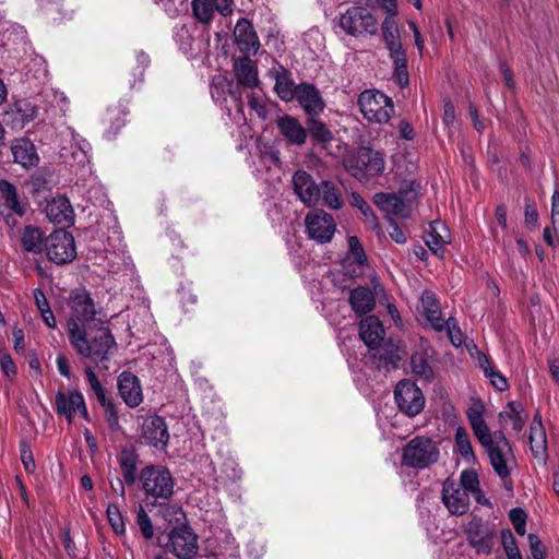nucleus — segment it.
<instances>
[{
  "label": "nucleus",
  "instance_id": "f704fd0d",
  "mask_svg": "<svg viewBox=\"0 0 559 559\" xmlns=\"http://www.w3.org/2000/svg\"><path fill=\"white\" fill-rule=\"evenodd\" d=\"M0 204L10 212L23 216L24 206L19 201L16 188L8 180H0Z\"/></svg>",
  "mask_w": 559,
  "mask_h": 559
},
{
  "label": "nucleus",
  "instance_id": "9b49d317",
  "mask_svg": "<svg viewBox=\"0 0 559 559\" xmlns=\"http://www.w3.org/2000/svg\"><path fill=\"white\" fill-rule=\"evenodd\" d=\"M439 450L429 438L416 437L403 449L402 463L407 467L424 469L437 462Z\"/></svg>",
  "mask_w": 559,
  "mask_h": 559
},
{
  "label": "nucleus",
  "instance_id": "4468645a",
  "mask_svg": "<svg viewBox=\"0 0 559 559\" xmlns=\"http://www.w3.org/2000/svg\"><path fill=\"white\" fill-rule=\"evenodd\" d=\"M305 224L309 238L319 243L330 242L336 230L333 216L323 210L310 211L306 216Z\"/></svg>",
  "mask_w": 559,
  "mask_h": 559
},
{
  "label": "nucleus",
  "instance_id": "2f4dec72",
  "mask_svg": "<svg viewBox=\"0 0 559 559\" xmlns=\"http://www.w3.org/2000/svg\"><path fill=\"white\" fill-rule=\"evenodd\" d=\"M531 451L536 459H545L547 452L546 431L542 423V416L535 414L530 428Z\"/></svg>",
  "mask_w": 559,
  "mask_h": 559
},
{
  "label": "nucleus",
  "instance_id": "a19ab883",
  "mask_svg": "<svg viewBox=\"0 0 559 559\" xmlns=\"http://www.w3.org/2000/svg\"><path fill=\"white\" fill-rule=\"evenodd\" d=\"M320 198H322L324 205L333 210H340L344 204L341 191L331 181L321 182Z\"/></svg>",
  "mask_w": 559,
  "mask_h": 559
},
{
  "label": "nucleus",
  "instance_id": "de8ad7c7",
  "mask_svg": "<svg viewBox=\"0 0 559 559\" xmlns=\"http://www.w3.org/2000/svg\"><path fill=\"white\" fill-rule=\"evenodd\" d=\"M348 251L349 257L356 262L358 265H365L367 263V255L365 250L356 236L348 237Z\"/></svg>",
  "mask_w": 559,
  "mask_h": 559
},
{
  "label": "nucleus",
  "instance_id": "ea45409f",
  "mask_svg": "<svg viewBox=\"0 0 559 559\" xmlns=\"http://www.w3.org/2000/svg\"><path fill=\"white\" fill-rule=\"evenodd\" d=\"M455 448L467 463H475L476 456L471 443V438L464 427H457L455 431Z\"/></svg>",
  "mask_w": 559,
  "mask_h": 559
},
{
  "label": "nucleus",
  "instance_id": "f8f14e48",
  "mask_svg": "<svg viewBox=\"0 0 559 559\" xmlns=\"http://www.w3.org/2000/svg\"><path fill=\"white\" fill-rule=\"evenodd\" d=\"M394 400L400 412L408 417L420 414L426 405L421 389L408 379L401 380L394 389Z\"/></svg>",
  "mask_w": 559,
  "mask_h": 559
},
{
  "label": "nucleus",
  "instance_id": "4c0bfd02",
  "mask_svg": "<svg viewBox=\"0 0 559 559\" xmlns=\"http://www.w3.org/2000/svg\"><path fill=\"white\" fill-rule=\"evenodd\" d=\"M274 90L277 96L284 102H290L295 98L297 85H295L289 73L284 68H281L275 74Z\"/></svg>",
  "mask_w": 559,
  "mask_h": 559
},
{
  "label": "nucleus",
  "instance_id": "3c124183",
  "mask_svg": "<svg viewBox=\"0 0 559 559\" xmlns=\"http://www.w3.org/2000/svg\"><path fill=\"white\" fill-rule=\"evenodd\" d=\"M444 330H447L448 336L454 346L459 347L462 345L463 335L454 318H449L444 321Z\"/></svg>",
  "mask_w": 559,
  "mask_h": 559
},
{
  "label": "nucleus",
  "instance_id": "69168bd1",
  "mask_svg": "<svg viewBox=\"0 0 559 559\" xmlns=\"http://www.w3.org/2000/svg\"><path fill=\"white\" fill-rule=\"evenodd\" d=\"M538 219V212L534 202L530 199L525 200V223L527 225H535Z\"/></svg>",
  "mask_w": 559,
  "mask_h": 559
},
{
  "label": "nucleus",
  "instance_id": "7c9ffc66",
  "mask_svg": "<svg viewBox=\"0 0 559 559\" xmlns=\"http://www.w3.org/2000/svg\"><path fill=\"white\" fill-rule=\"evenodd\" d=\"M122 477L128 486H133L138 479L140 456L135 450L123 448L117 456Z\"/></svg>",
  "mask_w": 559,
  "mask_h": 559
},
{
  "label": "nucleus",
  "instance_id": "1a4fd4ad",
  "mask_svg": "<svg viewBox=\"0 0 559 559\" xmlns=\"http://www.w3.org/2000/svg\"><path fill=\"white\" fill-rule=\"evenodd\" d=\"M68 306L71 312L68 320V335L70 340L75 329L86 331L85 323L95 321L97 311L90 293L85 289L73 290L69 296Z\"/></svg>",
  "mask_w": 559,
  "mask_h": 559
},
{
  "label": "nucleus",
  "instance_id": "0e129e2a",
  "mask_svg": "<svg viewBox=\"0 0 559 559\" xmlns=\"http://www.w3.org/2000/svg\"><path fill=\"white\" fill-rule=\"evenodd\" d=\"M389 235L396 243L400 245L405 243L407 240L405 233L393 219H390Z\"/></svg>",
  "mask_w": 559,
  "mask_h": 559
},
{
  "label": "nucleus",
  "instance_id": "5fc2aeb1",
  "mask_svg": "<svg viewBox=\"0 0 559 559\" xmlns=\"http://www.w3.org/2000/svg\"><path fill=\"white\" fill-rule=\"evenodd\" d=\"M136 522L143 537L145 539L152 538L154 534L153 525L150 516L147 515L143 508H140L138 512Z\"/></svg>",
  "mask_w": 559,
  "mask_h": 559
},
{
  "label": "nucleus",
  "instance_id": "20e7f679",
  "mask_svg": "<svg viewBox=\"0 0 559 559\" xmlns=\"http://www.w3.org/2000/svg\"><path fill=\"white\" fill-rule=\"evenodd\" d=\"M381 31L383 41L389 50V58L393 62V76L400 87L404 88L409 83L408 62L395 16H386L381 24Z\"/></svg>",
  "mask_w": 559,
  "mask_h": 559
},
{
  "label": "nucleus",
  "instance_id": "8fccbe9b",
  "mask_svg": "<svg viewBox=\"0 0 559 559\" xmlns=\"http://www.w3.org/2000/svg\"><path fill=\"white\" fill-rule=\"evenodd\" d=\"M462 489L466 490V492H478L479 490V479L477 474L474 471H463L460 477V484Z\"/></svg>",
  "mask_w": 559,
  "mask_h": 559
},
{
  "label": "nucleus",
  "instance_id": "f3484780",
  "mask_svg": "<svg viewBox=\"0 0 559 559\" xmlns=\"http://www.w3.org/2000/svg\"><path fill=\"white\" fill-rule=\"evenodd\" d=\"M56 409L58 414L67 418L68 423H72L75 415L88 419L84 396L76 390L58 391L56 394Z\"/></svg>",
  "mask_w": 559,
  "mask_h": 559
},
{
  "label": "nucleus",
  "instance_id": "49530a36",
  "mask_svg": "<svg viewBox=\"0 0 559 559\" xmlns=\"http://www.w3.org/2000/svg\"><path fill=\"white\" fill-rule=\"evenodd\" d=\"M308 132L313 140L320 143H328L333 139L332 132L328 129L325 123L314 119L309 120L307 133Z\"/></svg>",
  "mask_w": 559,
  "mask_h": 559
},
{
  "label": "nucleus",
  "instance_id": "052dcab7",
  "mask_svg": "<svg viewBox=\"0 0 559 559\" xmlns=\"http://www.w3.org/2000/svg\"><path fill=\"white\" fill-rule=\"evenodd\" d=\"M501 543L507 556L520 550L516 545L515 538L510 530L501 531Z\"/></svg>",
  "mask_w": 559,
  "mask_h": 559
},
{
  "label": "nucleus",
  "instance_id": "c85d7f7f",
  "mask_svg": "<svg viewBox=\"0 0 559 559\" xmlns=\"http://www.w3.org/2000/svg\"><path fill=\"white\" fill-rule=\"evenodd\" d=\"M11 152L14 162L24 168L34 167L39 160L35 145L25 138L15 139L11 144Z\"/></svg>",
  "mask_w": 559,
  "mask_h": 559
},
{
  "label": "nucleus",
  "instance_id": "aec40b11",
  "mask_svg": "<svg viewBox=\"0 0 559 559\" xmlns=\"http://www.w3.org/2000/svg\"><path fill=\"white\" fill-rule=\"evenodd\" d=\"M46 115L47 119L63 117L68 110V100L62 92L45 88L35 98Z\"/></svg>",
  "mask_w": 559,
  "mask_h": 559
},
{
  "label": "nucleus",
  "instance_id": "7ed1b4c3",
  "mask_svg": "<svg viewBox=\"0 0 559 559\" xmlns=\"http://www.w3.org/2000/svg\"><path fill=\"white\" fill-rule=\"evenodd\" d=\"M139 479L145 500L152 504H165L174 493L175 481L163 465H148L141 469Z\"/></svg>",
  "mask_w": 559,
  "mask_h": 559
},
{
  "label": "nucleus",
  "instance_id": "e433bc0d",
  "mask_svg": "<svg viewBox=\"0 0 559 559\" xmlns=\"http://www.w3.org/2000/svg\"><path fill=\"white\" fill-rule=\"evenodd\" d=\"M21 245L27 252L38 254L45 249L44 236L39 228L28 225L22 231Z\"/></svg>",
  "mask_w": 559,
  "mask_h": 559
},
{
  "label": "nucleus",
  "instance_id": "6ab92c4d",
  "mask_svg": "<svg viewBox=\"0 0 559 559\" xmlns=\"http://www.w3.org/2000/svg\"><path fill=\"white\" fill-rule=\"evenodd\" d=\"M442 501L452 515H463L469 508V496L466 490L450 479L443 483Z\"/></svg>",
  "mask_w": 559,
  "mask_h": 559
},
{
  "label": "nucleus",
  "instance_id": "dca6fc26",
  "mask_svg": "<svg viewBox=\"0 0 559 559\" xmlns=\"http://www.w3.org/2000/svg\"><path fill=\"white\" fill-rule=\"evenodd\" d=\"M465 533L469 545L477 554L489 555L493 546V531L480 518L473 516Z\"/></svg>",
  "mask_w": 559,
  "mask_h": 559
},
{
  "label": "nucleus",
  "instance_id": "603ef678",
  "mask_svg": "<svg viewBox=\"0 0 559 559\" xmlns=\"http://www.w3.org/2000/svg\"><path fill=\"white\" fill-rule=\"evenodd\" d=\"M509 516L515 532L523 536L526 532V513L521 508H514L510 511Z\"/></svg>",
  "mask_w": 559,
  "mask_h": 559
},
{
  "label": "nucleus",
  "instance_id": "0eeeda50",
  "mask_svg": "<svg viewBox=\"0 0 559 559\" xmlns=\"http://www.w3.org/2000/svg\"><path fill=\"white\" fill-rule=\"evenodd\" d=\"M340 28L349 36L359 38L378 33L377 17L364 7H350L338 19Z\"/></svg>",
  "mask_w": 559,
  "mask_h": 559
},
{
  "label": "nucleus",
  "instance_id": "393cba45",
  "mask_svg": "<svg viewBox=\"0 0 559 559\" xmlns=\"http://www.w3.org/2000/svg\"><path fill=\"white\" fill-rule=\"evenodd\" d=\"M142 435L145 441L155 448H165L169 435L167 425L160 416H150L144 419Z\"/></svg>",
  "mask_w": 559,
  "mask_h": 559
},
{
  "label": "nucleus",
  "instance_id": "6e6d98bb",
  "mask_svg": "<svg viewBox=\"0 0 559 559\" xmlns=\"http://www.w3.org/2000/svg\"><path fill=\"white\" fill-rule=\"evenodd\" d=\"M135 58H136L138 66H136V69L134 70V72L132 73L134 80L131 83V87H134L135 82H142L143 81L144 70H145V68L150 63V57L144 51H139L136 53Z\"/></svg>",
  "mask_w": 559,
  "mask_h": 559
},
{
  "label": "nucleus",
  "instance_id": "4be33fe9",
  "mask_svg": "<svg viewBox=\"0 0 559 559\" xmlns=\"http://www.w3.org/2000/svg\"><path fill=\"white\" fill-rule=\"evenodd\" d=\"M295 98H297L304 111L311 117L319 116L325 108V103L319 90L309 83L297 85Z\"/></svg>",
  "mask_w": 559,
  "mask_h": 559
},
{
  "label": "nucleus",
  "instance_id": "39448f33",
  "mask_svg": "<svg viewBox=\"0 0 559 559\" xmlns=\"http://www.w3.org/2000/svg\"><path fill=\"white\" fill-rule=\"evenodd\" d=\"M347 173L361 183L382 175L385 168L383 154L370 147H360L344 158Z\"/></svg>",
  "mask_w": 559,
  "mask_h": 559
},
{
  "label": "nucleus",
  "instance_id": "412c9836",
  "mask_svg": "<svg viewBox=\"0 0 559 559\" xmlns=\"http://www.w3.org/2000/svg\"><path fill=\"white\" fill-rule=\"evenodd\" d=\"M117 382L119 395L129 407L133 408L142 403V386L135 374L130 371H122Z\"/></svg>",
  "mask_w": 559,
  "mask_h": 559
},
{
  "label": "nucleus",
  "instance_id": "6e6552de",
  "mask_svg": "<svg viewBox=\"0 0 559 559\" xmlns=\"http://www.w3.org/2000/svg\"><path fill=\"white\" fill-rule=\"evenodd\" d=\"M58 136L60 138L59 154L63 163L70 167H79L84 170L90 163V143L70 127L62 129Z\"/></svg>",
  "mask_w": 559,
  "mask_h": 559
},
{
  "label": "nucleus",
  "instance_id": "774afa93",
  "mask_svg": "<svg viewBox=\"0 0 559 559\" xmlns=\"http://www.w3.org/2000/svg\"><path fill=\"white\" fill-rule=\"evenodd\" d=\"M551 219L555 229L559 228V191H555L551 197Z\"/></svg>",
  "mask_w": 559,
  "mask_h": 559
},
{
  "label": "nucleus",
  "instance_id": "cd10ccee",
  "mask_svg": "<svg viewBox=\"0 0 559 559\" xmlns=\"http://www.w3.org/2000/svg\"><path fill=\"white\" fill-rule=\"evenodd\" d=\"M385 331L380 320L374 316H368L360 321L359 335L370 348H377L384 338Z\"/></svg>",
  "mask_w": 559,
  "mask_h": 559
},
{
  "label": "nucleus",
  "instance_id": "37998d69",
  "mask_svg": "<svg viewBox=\"0 0 559 559\" xmlns=\"http://www.w3.org/2000/svg\"><path fill=\"white\" fill-rule=\"evenodd\" d=\"M248 105L259 118L266 119L269 117L270 104L261 92L251 91L248 94Z\"/></svg>",
  "mask_w": 559,
  "mask_h": 559
},
{
  "label": "nucleus",
  "instance_id": "f03ea898",
  "mask_svg": "<svg viewBox=\"0 0 559 559\" xmlns=\"http://www.w3.org/2000/svg\"><path fill=\"white\" fill-rule=\"evenodd\" d=\"M237 82L230 81L225 76H216L211 87L212 98L230 111L227 105L228 100L234 104L235 109L242 114L243 110V88H254L259 85L258 70L255 63L249 57H241L235 60L234 64Z\"/></svg>",
  "mask_w": 559,
  "mask_h": 559
},
{
  "label": "nucleus",
  "instance_id": "c9c22d12",
  "mask_svg": "<svg viewBox=\"0 0 559 559\" xmlns=\"http://www.w3.org/2000/svg\"><path fill=\"white\" fill-rule=\"evenodd\" d=\"M349 302L357 314L371 311L376 305L373 294L369 288L357 287L350 292Z\"/></svg>",
  "mask_w": 559,
  "mask_h": 559
},
{
  "label": "nucleus",
  "instance_id": "4d7b16f0",
  "mask_svg": "<svg viewBox=\"0 0 559 559\" xmlns=\"http://www.w3.org/2000/svg\"><path fill=\"white\" fill-rule=\"evenodd\" d=\"M108 120L111 123V134L115 135L118 130L124 124L126 111L120 108H110L107 112Z\"/></svg>",
  "mask_w": 559,
  "mask_h": 559
},
{
  "label": "nucleus",
  "instance_id": "a211bd4d",
  "mask_svg": "<svg viewBox=\"0 0 559 559\" xmlns=\"http://www.w3.org/2000/svg\"><path fill=\"white\" fill-rule=\"evenodd\" d=\"M39 115V104L35 99H19L5 111L7 123L16 130L23 129Z\"/></svg>",
  "mask_w": 559,
  "mask_h": 559
},
{
  "label": "nucleus",
  "instance_id": "58836bf2",
  "mask_svg": "<svg viewBox=\"0 0 559 559\" xmlns=\"http://www.w3.org/2000/svg\"><path fill=\"white\" fill-rule=\"evenodd\" d=\"M349 203L353 207L359 210L370 229L376 231L380 230V224L377 215L359 193L352 192Z\"/></svg>",
  "mask_w": 559,
  "mask_h": 559
},
{
  "label": "nucleus",
  "instance_id": "72a5a7b5",
  "mask_svg": "<svg viewBox=\"0 0 559 559\" xmlns=\"http://www.w3.org/2000/svg\"><path fill=\"white\" fill-rule=\"evenodd\" d=\"M373 203L379 210L386 214L406 216L407 205L404 200L395 193H376Z\"/></svg>",
  "mask_w": 559,
  "mask_h": 559
},
{
  "label": "nucleus",
  "instance_id": "09e8293b",
  "mask_svg": "<svg viewBox=\"0 0 559 559\" xmlns=\"http://www.w3.org/2000/svg\"><path fill=\"white\" fill-rule=\"evenodd\" d=\"M107 518L114 530V532L118 535H121L126 531L123 518L121 512L116 504H109L107 508Z\"/></svg>",
  "mask_w": 559,
  "mask_h": 559
},
{
  "label": "nucleus",
  "instance_id": "bb28decb",
  "mask_svg": "<svg viewBox=\"0 0 559 559\" xmlns=\"http://www.w3.org/2000/svg\"><path fill=\"white\" fill-rule=\"evenodd\" d=\"M72 194L83 198L87 203L96 206L103 205L106 200L104 188L90 176L87 179L78 180L71 190Z\"/></svg>",
  "mask_w": 559,
  "mask_h": 559
},
{
  "label": "nucleus",
  "instance_id": "473e14b6",
  "mask_svg": "<svg viewBox=\"0 0 559 559\" xmlns=\"http://www.w3.org/2000/svg\"><path fill=\"white\" fill-rule=\"evenodd\" d=\"M423 316L436 331L444 330V320L441 316L440 306L431 292H424L421 295Z\"/></svg>",
  "mask_w": 559,
  "mask_h": 559
},
{
  "label": "nucleus",
  "instance_id": "ddd939ff",
  "mask_svg": "<svg viewBox=\"0 0 559 559\" xmlns=\"http://www.w3.org/2000/svg\"><path fill=\"white\" fill-rule=\"evenodd\" d=\"M45 250L48 259L58 264H67L76 257V248L73 236L63 230H55L45 241Z\"/></svg>",
  "mask_w": 559,
  "mask_h": 559
},
{
  "label": "nucleus",
  "instance_id": "5701e85b",
  "mask_svg": "<svg viewBox=\"0 0 559 559\" xmlns=\"http://www.w3.org/2000/svg\"><path fill=\"white\" fill-rule=\"evenodd\" d=\"M235 43L246 55H255L260 49V40L253 25L247 19L238 20L234 29Z\"/></svg>",
  "mask_w": 559,
  "mask_h": 559
},
{
  "label": "nucleus",
  "instance_id": "a18cd8bd",
  "mask_svg": "<svg viewBox=\"0 0 559 559\" xmlns=\"http://www.w3.org/2000/svg\"><path fill=\"white\" fill-rule=\"evenodd\" d=\"M509 412H501L500 417L508 416L512 420L513 429L520 432L526 421V415L523 414L521 404L516 402H510L508 404Z\"/></svg>",
  "mask_w": 559,
  "mask_h": 559
},
{
  "label": "nucleus",
  "instance_id": "13d9d810",
  "mask_svg": "<svg viewBox=\"0 0 559 559\" xmlns=\"http://www.w3.org/2000/svg\"><path fill=\"white\" fill-rule=\"evenodd\" d=\"M485 376L490 379L491 384L499 391L508 388L507 379L492 367H485Z\"/></svg>",
  "mask_w": 559,
  "mask_h": 559
},
{
  "label": "nucleus",
  "instance_id": "79ce46f5",
  "mask_svg": "<svg viewBox=\"0 0 559 559\" xmlns=\"http://www.w3.org/2000/svg\"><path fill=\"white\" fill-rule=\"evenodd\" d=\"M411 368L413 373L425 382H431L435 373L427 358L421 353H415L411 357Z\"/></svg>",
  "mask_w": 559,
  "mask_h": 559
},
{
  "label": "nucleus",
  "instance_id": "9d476101",
  "mask_svg": "<svg viewBox=\"0 0 559 559\" xmlns=\"http://www.w3.org/2000/svg\"><path fill=\"white\" fill-rule=\"evenodd\" d=\"M358 105L364 118L373 123H386L394 112L392 99L377 90L361 92Z\"/></svg>",
  "mask_w": 559,
  "mask_h": 559
},
{
  "label": "nucleus",
  "instance_id": "864d4df0",
  "mask_svg": "<svg viewBox=\"0 0 559 559\" xmlns=\"http://www.w3.org/2000/svg\"><path fill=\"white\" fill-rule=\"evenodd\" d=\"M425 242L433 253L439 254L443 251L444 245L449 242V237L429 233L425 236Z\"/></svg>",
  "mask_w": 559,
  "mask_h": 559
},
{
  "label": "nucleus",
  "instance_id": "680f3d73",
  "mask_svg": "<svg viewBox=\"0 0 559 559\" xmlns=\"http://www.w3.org/2000/svg\"><path fill=\"white\" fill-rule=\"evenodd\" d=\"M0 367L2 372L9 378L12 379L16 376V365L13 361L12 357L9 354H2L0 356Z\"/></svg>",
  "mask_w": 559,
  "mask_h": 559
},
{
  "label": "nucleus",
  "instance_id": "c756f323",
  "mask_svg": "<svg viewBox=\"0 0 559 559\" xmlns=\"http://www.w3.org/2000/svg\"><path fill=\"white\" fill-rule=\"evenodd\" d=\"M277 127L289 143L301 145L306 142L307 130L296 118L285 115L277 120Z\"/></svg>",
  "mask_w": 559,
  "mask_h": 559
},
{
  "label": "nucleus",
  "instance_id": "338daca9",
  "mask_svg": "<svg viewBox=\"0 0 559 559\" xmlns=\"http://www.w3.org/2000/svg\"><path fill=\"white\" fill-rule=\"evenodd\" d=\"M109 485L114 493L118 497L124 499L126 488H124V479H121L119 476H109L108 477Z\"/></svg>",
  "mask_w": 559,
  "mask_h": 559
},
{
  "label": "nucleus",
  "instance_id": "a878e982",
  "mask_svg": "<svg viewBox=\"0 0 559 559\" xmlns=\"http://www.w3.org/2000/svg\"><path fill=\"white\" fill-rule=\"evenodd\" d=\"M47 218L59 225L70 226L74 223V211L64 195H58L49 201L45 209Z\"/></svg>",
  "mask_w": 559,
  "mask_h": 559
},
{
  "label": "nucleus",
  "instance_id": "bf43d9fd",
  "mask_svg": "<svg viewBox=\"0 0 559 559\" xmlns=\"http://www.w3.org/2000/svg\"><path fill=\"white\" fill-rule=\"evenodd\" d=\"M527 540H528V546H530L532 557L534 559H545V557H546L545 547H544L543 543L540 542V539L538 538V536L535 534H530L527 536Z\"/></svg>",
  "mask_w": 559,
  "mask_h": 559
},
{
  "label": "nucleus",
  "instance_id": "b1692460",
  "mask_svg": "<svg viewBox=\"0 0 559 559\" xmlns=\"http://www.w3.org/2000/svg\"><path fill=\"white\" fill-rule=\"evenodd\" d=\"M293 187L295 193L306 205H314L320 199V186L305 170H298L293 176Z\"/></svg>",
  "mask_w": 559,
  "mask_h": 559
},
{
  "label": "nucleus",
  "instance_id": "e2e57ef3",
  "mask_svg": "<svg viewBox=\"0 0 559 559\" xmlns=\"http://www.w3.org/2000/svg\"><path fill=\"white\" fill-rule=\"evenodd\" d=\"M61 539L67 554L73 559L76 558V547L70 535V530L68 527L62 528Z\"/></svg>",
  "mask_w": 559,
  "mask_h": 559
},
{
  "label": "nucleus",
  "instance_id": "f257e3e1",
  "mask_svg": "<svg viewBox=\"0 0 559 559\" xmlns=\"http://www.w3.org/2000/svg\"><path fill=\"white\" fill-rule=\"evenodd\" d=\"M466 417L474 436L486 450L490 464L501 478L510 475L508 462L512 459L510 442L501 430L493 433L485 420V405L480 401L474 402L466 411Z\"/></svg>",
  "mask_w": 559,
  "mask_h": 559
},
{
  "label": "nucleus",
  "instance_id": "2eb2a0df",
  "mask_svg": "<svg viewBox=\"0 0 559 559\" xmlns=\"http://www.w3.org/2000/svg\"><path fill=\"white\" fill-rule=\"evenodd\" d=\"M167 549L179 559H187L198 551V536L191 527L181 525L168 534Z\"/></svg>",
  "mask_w": 559,
  "mask_h": 559
},
{
  "label": "nucleus",
  "instance_id": "423d86ee",
  "mask_svg": "<svg viewBox=\"0 0 559 559\" xmlns=\"http://www.w3.org/2000/svg\"><path fill=\"white\" fill-rule=\"evenodd\" d=\"M87 335V331L75 329L72 338L69 341L76 353L94 361L107 359L110 348L116 345L110 330L104 326L98 328L91 341Z\"/></svg>",
  "mask_w": 559,
  "mask_h": 559
},
{
  "label": "nucleus",
  "instance_id": "c03bdc74",
  "mask_svg": "<svg viewBox=\"0 0 559 559\" xmlns=\"http://www.w3.org/2000/svg\"><path fill=\"white\" fill-rule=\"evenodd\" d=\"M192 10L198 21L210 23L216 9L212 0H192Z\"/></svg>",
  "mask_w": 559,
  "mask_h": 559
}]
</instances>
